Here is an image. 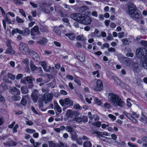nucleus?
Masks as SVG:
<instances>
[{"mask_svg":"<svg viewBox=\"0 0 147 147\" xmlns=\"http://www.w3.org/2000/svg\"><path fill=\"white\" fill-rule=\"evenodd\" d=\"M136 54L137 57L141 59L140 63L141 66L147 69V51L144 48H140L136 49Z\"/></svg>","mask_w":147,"mask_h":147,"instance_id":"1","label":"nucleus"},{"mask_svg":"<svg viewBox=\"0 0 147 147\" xmlns=\"http://www.w3.org/2000/svg\"><path fill=\"white\" fill-rule=\"evenodd\" d=\"M109 99V102L114 106H119L122 107L124 105L123 102L117 95L113 93L110 94Z\"/></svg>","mask_w":147,"mask_h":147,"instance_id":"2","label":"nucleus"},{"mask_svg":"<svg viewBox=\"0 0 147 147\" xmlns=\"http://www.w3.org/2000/svg\"><path fill=\"white\" fill-rule=\"evenodd\" d=\"M53 94H52L46 93L43 95H40L38 100V105L40 107H43V102L47 104L51 102L53 97Z\"/></svg>","mask_w":147,"mask_h":147,"instance_id":"3","label":"nucleus"},{"mask_svg":"<svg viewBox=\"0 0 147 147\" xmlns=\"http://www.w3.org/2000/svg\"><path fill=\"white\" fill-rule=\"evenodd\" d=\"M92 20L91 18L88 16L84 14L81 15L79 23L84 25H88L91 24Z\"/></svg>","mask_w":147,"mask_h":147,"instance_id":"4","label":"nucleus"},{"mask_svg":"<svg viewBox=\"0 0 147 147\" xmlns=\"http://www.w3.org/2000/svg\"><path fill=\"white\" fill-rule=\"evenodd\" d=\"M19 49L22 53L24 55H28L30 53L28 47L26 44L21 43L19 45Z\"/></svg>","mask_w":147,"mask_h":147,"instance_id":"5","label":"nucleus"},{"mask_svg":"<svg viewBox=\"0 0 147 147\" xmlns=\"http://www.w3.org/2000/svg\"><path fill=\"white\" fill-rule=\"evenodd\" d=\"M136 10V6L133 3H129L127 5V13L130 15H132Z\"/></svg>","mask_w":147,"mask_h":147,"instance_id":"6","label":"nucleus"},{"mask_svg":"<svg viewBox=\"0 0 147 147\" xmlns=\"http://www.w3.org/2000/svg\"><path fill=\"white\" fill-rule=\"evenodd\" d=\"M66 129L67 131L70 133L71 136V138L73 140H76L78 138V136L74 129L71 127L67 126L66 127Z\"/></svg>","mask_w":147,"mask_h":147,"instance_id":"7","label":"nucleus"},{"mask_svg":"<svg viewBox=\"0 0 147 147\" xmlns=\"http://www.w3.org/2000/svg\"><path fill=\"white\" fill-rule=\"evenodd\" d=\"M59 102L61 105L62 107H63L64 105H69L70 106H72L73 104V101L70 100L68 98H65L64 100L60 99L59 101Z\"/></svg>","mask_w":147,"mask_h":147,"instance_id":"8","label":"nucleus"},{"mask_svg":"<svg viewBox=\"0 0 147 147\" xmlns=\"http://www.w3.org/2000/svg\"><path fill=\"white\" fill-rule=\"evenodd\" d=\"M81 15V14L80 13H74L71 14L70 15V17L71 19L77 21L79 23L80 18Z\"/></svg>","mask_w":147,"mask_h":147,"instance_id":"9","label":"nucleus"},{"mask_svg":"<svg viewBox=\"0 0 147 147\" xmlns=\"http://www.w3.org/2000/svg\"><path fill=\"white\" fill-rule=\"evenodd\" d=\"M10 92L14 95H19L20 94V91L16 87L12 86L10 88Z\"/></svg>","mask_w":147,"mask_h":147,"instance_id":"10","label":"nucleus"},{"mask_svg":"<svg viewBox=\"0 0 147 147\" xmlns=\"http://www.w3.org/2000/svg\"><path fill=\"white\" fill-rule=\"evenodd\" d=\"M96 86L94 88V90L96 91L101 90L103 87L102 81L99 80H98L96 81Z\"/></svg>","mask_w":147,"mask_h":147,"instance_id":"11","label":"nucleus"},{"mask_svg":"<svg viewBox=\"0 0 147 147\" xmlns=\"http://www.w3.org/2000/svg\"><path fill=\"white\" fill-rule=\"evenodd\" d=\"M38 91L36 90H34L32 94V98L33 101L35 102H36L38 99Z\"/></svg>","mask_w":147,"mask_h":147,"instance_id":"12","label":"nucleus"},{"mask_svg":"<svg viewBox=\"0 0 147 147\" xmlns=\"http://www.w3.org/2000/svg\"><path fill=\"white\" fill-rule=\"evenodd\" d=\"M5 19H3L2 20L3 24L5 29H6V22L8 24H11L12 22L11 20L6 15L5 17Z\"/></svg>","mask_w":147,"mask_h":147,"instance_id":"13","label":"nucleus"},{"mask_svg":"<svg viewBox=\"0 0 147 147\" xmlns=\"http://www.w3.org/2000/svg\"><path fill=\"white\" fill-rule=\"evenodd\" d=\"M17 143L13 140L8 141L3 143V144L6 146H14L16 145Z\"/></svg>","mask_w":147,"mask_h":147,"instance_id":"14","label":"nucleus"},{"mask_svg":"<svg viewBox=\"0 0 147 147\" xmlns=\"http://www.w3.org/2000/svg\"><path fill=\"white\" fill-rule=\"evenodd\" d=\"M65 35L71 40H74L76 36V34L72 32L67 33Z\"/></svg>","mask_w":147,"mask_h":147,"instance_id":"15","label":"nucleus"},{"mask_svg":"<svg viewBox=\"0 0 147 147\" xmlns=\"http://www.w3.org/2000/svg\"><path fill=\"white\" fill-rule=\"evenodd\" d=\"M32 56L33 59L37 61L39 59V57L38 54L34 51H30L29 53Z\"/></svg>","mask_w":147,"mask_h":147,"instance_id":"16","label":"nucleus"},{"mask_svg":"<svg viewBox=\"0 0 147 147\" xmlns=\"http://www.w3.org/2000/svg\"><path fill=\"white\" fill-rule=\"evenodd\" d=\"M113 79L114 80L115 82V84L119 85L123 87L124 85V84L121 82L120 80L117 77H114Z\"/></svg>","mask_w":147,"mask_h":147,"instance_id":"17","label":"nucleus"},{"mask_svg":"<svg viewBox=\"0 0 147 147\" xmlns=\"http://www.w3.org/2000/svg\"><path fill=\"white\" fill-rule=\"evenodd\" d=\"M5 53L6 54H10L11 55L14 54L15 51L13 49L12 47H7Z\"/></svg>","mask_w":147,"mask_h":147,"instance_id":"18","label":"nucleus"},{"mask_svg":"<svg viewBox=\"0 0 147 147\" xmlns=\"http://www.w3.org/2000/svg\"><path fill=\"white\" fill-rule=\"evenodd\" d=\"M88 115L89 116V118L91 120H92L94 118H95V120H98V118L97 117V115H94L93 116L91 112H89L88 113Z\"/></svg>","mask_w":147,"mask_h":147,"instance_id":"19","label":"nucleus"},{"mask_svg":"<svg viewBox=\"0 0 147 147\" xmlns=\"http://www.w3.org/2000/svg\"><path fill=\"white\" fill-rule=\"evenodd\" d=\"M140 120L145 124L147 122V117L145 116L143 113H142V117H140Z\"/></svg>","mask_w":147,"mask_h":147,"instance_id":"20","label":"nucleus"},{"mask_svg":"<svg viewBox=\"0 0 147 147\" xmlns=\"http://www.w3.org/2000/svg\"><path fill=\"white\" fill-rule=\"evenodd\" d=\"M135 13L132 14V17L135 18L139 19L141 18L142 14H140L138 12L136 11L135 12Z\"/></svg>","mask_w":147,"mask_h":147,"instance_id":"21","label":"nucleus"},{"mask_svg":"<svg viewBox=\"0 0 147 147\" xmlns=\"http://www.w3.org/2000/svg\"><path fill=\"white\" fill-rule=\"evenodd\" d=\"M23 31L17 28L14 29L11 31V34L12 35H13L15 33H18L20 34H22L23 35Z\"/></svg>","mask_w":147,"mask_h":147,"instance_id":"22","label":"nucleus"},{"mask_svg":"<svg viewBox=\"0 0 147 147\" xmlns=\"http://www.w3.org/2000/svg\"><path fill=\"white\" fill-rule=\"evenodd\" d=\"M47 42V39L45 38H43L41 40L38 41L37 43L40 45H44Z\"/></svg>","mask_w":147,"mask_h":147,"instance_id":"23","label":"nucleus"},{"mask_svg":"<svg viewBox=\"0 0 147 147\" xmlns=\"http://www.w3.org/2000/svg\"><path fill=\"white\" fill-rule=\"evenodd\" d=\"M39 63L40 65L43 67L44 69L46 72H48L49 70L47 69V64L45 61H40Z\"/></svg>","mask_w":147,"mask_h":147,"instance_id":"24","label":"nucleus"},{"mask_svg":"<svg viewBox=\"0 0 147 147\" xmlns=\"http://www.w3.org/2000/svg\"><path fill=\"white\" fill-rule=\"evenodd\" d=\"M54 109L57 111L56 113L57 114H59L62 111L61 108L59 105L54 107Z\"/></svg>","mask_w":147,"mask_h":147,"instance_id":"25","label":"nucleus"},{"mask_svg":"<svg viewBox=\"0 0 147 147\" xmlns=\"http://www.w3.org/2000/svg\"><path fill=\"white\" fill-rule=\"evenodd\" d=\"M83 145L84 147H91L92 144L90 141H87L84 142Z\"/></svg>","mask_w":147,"mask_h":147,"instance_id":"26","label":"nucleus"},{"mask_svg":"<svg viewBox=\"0 0 147 147\" xmlns=\"http://www.w3.org/2000/svg\"><path fill=\"white\" fill-rule=\"evenodd\" d=\"M21 90L22 93L23 94H26L28 92L27 88L25 86H22Z\"/></svg>","mask_w":147,"mask_h":147,"instance_id":"27","label":"nucleus"},{"mask_svg":"<svg viewBox=\"0 0 147 147\" xmlns=\"http://www.w3.org/2000/svg\"><path fill=\"white\" fill-rule=\"evenodd\" d=\"M25 79H26V81L28 83H31L33 82V80L34 81L35 79L34 78H32V76H27L25 77Z\"/></svg>","mask_w":147,"mask_h":147,"instance_id":"28","label":"nucleus"},{"mask_svg":"<svg viewBox=\"0 0 147 147\" xmlns=\"http://www.w3.org/2000/svg\"><path fill=\"white\" fill-rule=\"evenodd\" d=\"M88 9V7L86 6H83L80 7L79 9L80 12L82 13Z\"/></svg>","mask_w":147,"mask_h":147,"instance_id":"29","label":"nucleus"},{"mask_svg":"<svg viewBox=\"0 0 147 147\" xmlns=\"http://www.w3.org/2000/svg\"><path fill=\"white\" fill-rule=\"evenodd\" d=\"M122 44L123 45H126L131 42V41H129L127 38H125L121 40Z\"/></svg>","mask_w":147,"mask_h":147,"instance_id":"30","label":"nucleus"},{"mask_svg":"<svg viewBox=\"0 0 147 147\" xmlns=\"http://www.w3.org/2000/svg\"><path fill=\"white\" fill-rule=\"evenodd\" d=\"M76 39L78 40L85 41L86 39L85 37H84L83 35H80L76 37Z\"/></svg>","mask_w":147,"mask_h":147,"instance_id":"31","label":"nucleus"},{"mask_svg":"<svg viewBox=\"0 0 147 147\" xmlns=\"http://www.w3.org/2000/svg\"><path fill=\"white\" fill-rule=\"evenodd\" d=\"M23 32V35L24 36L28 35L30 33V30L27 28H25L24 31Z\"/></svg>","mask_w":147,"mask_h":147,"instance_id":"32","label":"nucleus"},{"mask_svg":"<svg viewBox=\"0 0 147 147\" xmlns=\"http://www.w3.org/2000/svg\"><path fill=\"white\" fill-rule=\"evenodd\" d=\"M12 99L14 101L20 100L21 97L18 95H14L11 97Z\"/></svg>","mask_w":147,"mask_h":147,"instance_id":"33","label":"nucleus"},{"mask_svg":"<svg viewBox=\"0 0 147 147\" xmlns=\"http://www.w3.org/2000/svg\"><path fill=\"white\" fill-rule=\"evenodd\" d=\"M73 121H75L76 122L78 123H80L82 121V118L80 117H74L73 118Z\"/></svg>","mask_w":147,"mask_h":147,"instance_id":"34","label":"nucleus"},{"mask_svg":"<svg viewBox=\"0 0 147 147\" xmlns=\"http://www.w3.org/2000/svg\"><path fill=\"white\" fill-rule=\"evenodd\" d=\"M53 30L58 35H60L61 34V31L58 27H55Z\"/></svg>","mask_w":147,"mask_h":147,"instance_id":"35","label":"nucleus"},{"mask_svg":"<svg viewBox=\"0 0 147 147\" xmlns=\"http://www.w3.org/2000/svg\"><path fill=\"white\" fill-rule=\"evenodd\" d=\"M73 111L71 110H68L67 111L66 114L67 116L71 118L73 117L72 113Z\"/></svg>","mask_w":147,"mask_h":147,"instance_id":"36","label":"nucleus"},{"mask_svg":"<svg viewBox=\"0 0 147 147\" xmlns=\"http://www.w3.org/2000/svg\"><path fill=\"white\" fill-rule=\"evenodd\" d=\"M39 30V28L37 26H35L31 30V33L32 35L33 34V31L35 32H37Z\"/></svg>","mask_w":147,"mask_h":147,"instance_id":"37","label":"nucleus"},{"mask_svg":"<svg viewBox=\"0 0 147 147\" xmlns=\"http://www.w3.org/2000/svg\"><path fill=\"white\" fill-rule=\"evenodd\" d=\"M7 76L9 78L12 80H14L16 78L15 76L12 75L10 73H8L7 74Z\"/></svg>","mask_w":147,"mask_h":147,"instance_id":"38","label":"nucleus"},{"mask_svg":"<svg viewBox=\"0 0 147 147\" xmlns=\"http://www.w3.org/2000/svg\"><path fill=\"white\" fill-rule=\"evenodd\" d=\"M16 21L18 23H19L24 22V21L23 20L19 17L18 16H17L16 17Z\"/></svg>","mask_w":147,"mask_h":147,"instance_id":"39","label":"nucleus"},{"mask_svg":"<svg viewBox=\"0 0 147 147\" xmlns=\"http://www.w3.org/2000/svg\"><path fill=\"white\" fill-rule=\"evenodd\" d=\"M94 102L95 103L98 105H100L102 104L101 101L96 98H94Z\"/></svg>","mask_w":147,"mask_h":147,"instance_id":"40","label":"nucleus"},{"mask_svg":"<svg viewBox=\"0 0 147 147\" xmlns=\"http://www.w3.org/2000/svg\"><path fill=\"white\" fill-rule=\"evenodd\" d=\"M26 131L27 132L29 133V134H31L32 133H34L36 131L33 129H27L26 130Z\"/></svg>","mask_w":147,"mask_h":147,"instance_id":"41","label":"nucleus"},{"mask_svg":"<svg viewBox=\"0 0 147 147\" xmlns=\"http://www.w3.org/2000/svg\"><path fill=\"white\" fill-rule=\"evenodd\" d=\"M76 141L77 143L79 145H81L82 144V138H79L78 139H77L76 140Z\"/></svg>","mask_w":147,"mask_h":147,"instance_id":"42","label":"nucleus"},{"mask_svg":"<svg viewBox=\"0 0 147 147\" xmlns=\"http://www.w3.org/2000/svg\"><path fill=\"white\" fill-rule=\"evenodd\" d=\"M123 113L126 116L130 119V118H131V117H132L130 113H128L125 111H123Z\"/></svg>","mask_w":147,"mask_h":147,"instance_id":"43","label":"nucleus"},{"mask_svg":"<svg viewBox=\"0 0 147 147\" xmlns=\"http://www.w3.org/2000/svg\"><path fill=\"white\" fill-rule=\"evenodd\" d=\"M81 118L82 121L84 123L87 122L88 121V117L85 116H83Z\"/></svg>","mask_w":147,"mask_h":147,"instance_id":"44","label":"nucleus"},{"mask_svg":"<svg viewBox=\"0 0 147 147\" xmlns=\"http://www.w3.org/2000/svg\"><path fill=\"white\" fill-rule=\"evenodd\" d=\"M40 29L41 31L43 32H45L47 30V29L44 27V26H43L41 25H40Z\"/></svg>","mask_w":147,"mask_h":147,"instance_id":"45","label":"nucleus"},{"mask_svg":"<svg viewBox=\"0 0 147 147\" xmlns=\"http://www.w3.org/2000/svg\"><path fill=\"white\" fill-rule=\"evenodd\" d=\"M72 114L73 115V117L74 116L75 117H78V116L80 115V113L78 112L74 111L72 113Z\"/></svg>","mask_w":147,"mask_h":147,"instance_id":"46","label":"nucleus"},{"mask_svg":"<svg viewBox=\"0 0 147 147\" xmlns=\"http://www.w3.org/2000/svg\"><path fill=\"white\" fill-rule=\"evenodd\" d=\"M63 6L65 8L67 9L68 10L70 11L71 10V6L68 5L66 4H64L63 5Z\"/></svg>","mask_w":147,"mask_h":147,"instance_id":"47","label":"nucleus"},{"mask_svg":"<svg viewBox=\"0 0 147 147\" xmlns=\"http://www.w3.org/2000/svg\"><path fill=\"white\" fill-rule=\"evenodd\" d=\"M0 88H2L3 89L5 90L7 89V86L4 83L1 84L0 85Z\"/></svg>","mask_w":147,"mask_h":147,"instance_id":"48","label":"nucleus"},{"mask_svg":"<svg viewBox=\"0 0 147 147\" xmlns=\"http://www.w3.org/2000/svg\"><path fill=\"white\" fill-rule=\"evenodd\" d=\"M96 74V77L98 78L100 77V74L98 71H96L92 72V74L93 75H95Z\"/></svg>","mask_w":147,"mask_h":147,"instance_id":"49","label":"nucleus"},{"mask_svg":"<svg viewBox=\"0 0 147 147\" xmlns=\"http://www.w3.org/2000/svg\"><path fill=\"white\" fill-rule=\"evenodd\" d=\"M74 108L78 109H82V107L78 104L75 105L74 106Z\"/></svg>","mask_w":147,"mask_h":147,"instance_id":"50","label":"nucleus"},{"mask_svg":"<svg viewBox=\"0 0 147 147\" xmlns=\"http://www.w3.org/2000/svg\"><path fill=\"white\" fill-rule=\"evenodd\" d=\"M108 116L111 119H112L113 121H114L116 119V117L115 116L113 115L112 114H109L108 115Z\"/></svg>","mask_w":147,"mask_h":147,"instance_id":"51","label":"nucleus"},{"mask_svg":"<svg viewBox=\"0 0 147 147\" xmlns=\"http://www.w3.org/2000/svg\"><path fill=\"white\" fill-rule=\"evenodd\" d=\"M124 36V32H121L118 34V37L119 38H123Z\"/></svg>","mask_w":147,"mask_h":147,"instance_id":"52","label":"nucleus"},{"mask_svg":"<svg viewBox=\"0 0 147 147\" xmlns=\"http://www.w3.org/2000/svg\"><path fill=\"white\" fill-rule=\"evenodd\" d=\"M6 45L7 47H12L11 46V42L10 40H8L7 41Z\"/></svg>","mask_w":147,"mask_h":147,"instance_id":"53","label":"nucleus"},{"mask_svg":"<svg viewBox=\"0 0 147 147\" xmlns=\"http://www.w3.org/2000/svg\"><path fill=\"white\" fill-rule=\"evenodd\" d=\"M94 125L97 127H100L101 125V123L100 121H98L94 123Z\"/></svg>","mask_w":147,"mask_h":147,"instance_id":"54","label":"nucleus"},{"mask_svg":"<svg viewBox=\"0 0 147 147\" xmlns=\"http://www.w3.org/2000/svg\"><path fill=\"white\" fill-rule=\"evenodd\" d=\"M18 125L16 124L13 129V132L16 133L17 132V129L18 128Z\"/></svg>","mask_w":147,"mask_h":147,"instance_id":"55","label":"nucleus"},{"mask_svg":"<svg viewBox=\"0 0 147 147\" xmlns=\"http://www.w3.org/2000/svg\"><path fill=\"white\" fill-rule=\"evenodd\" d=\"M39 9L41 11H46L45 7L44 6H40L39 7Z\"/></svg>","mask_w":147,"mask_h":147,"instance_id":"56","label":"nucleus"},{"mask_svg":"<svg viewBox=\"0 0 147 147\" xmlns=\"http://www.w3.org/2000/svg\"><path fill=\"white\" fill-rule=\"evenodd\" d=\"M19 11L20 13L25 17H26V15L25 14V12L22 9H20Z\"/></svg>","mask_w":147,"mask_h":147,"instance_id":"57","label":"nucleus"},{"mask_svg":"<svg viewBox=\"0 0 147 147\" xmlns=\"http://www.w3.org/2000/svg\"><path fill=\"white\" fill-rule=\"evenodd\" d=\"M108 50L110 52H115V49L112 47L109 48Z\"/></svg>","mask_w":147,"mask_h":147,"instance_id":"58","label":"nucleus"},{"mask_svg":"<svg viewBox=\"0 0 147 147\" xmlns=\"http://www.w3.org/2000/svg\"><path fill=\"white\" fill-rule=\"evenodd\" d=\"M140 43L144 46H147V41L145 40H142Z\"/></svg>","mask_w":147,"mask_h":147,"instance_id":"59","label":"nucleus"},{"mask_svg":"<svg viewBox=\"0 0 147 147\" xmlns=\"http://www.w3.org/2000/svg\"><path fill=\"white\" fill-rule=\"evenodd\" d=\"M110 22V21L109 20H107L105 21L104 22V23L105 25V26L108 27L109 25V23Z\"/></svg>","mask_w":147,"mask_h":147,"instance_id":"60","label":"nucleus"},{"mask_svg":"<svg viewBox=\"0 0 147 147\" xmlns=\"http://www.w3.org/2000/svg\"><path fill=\"white\" fill-rule=\"evenodd\" d=\"M134 54L132 53L129 52L126 54V56L127 57H132L134 56Z\"/></svg>","mask_w":147,"mask_h":147,"instance_id":"61","label":"nucleus"},{"mask_svg":"<svg viewBox=\"0 0 147 147\" xmlns=\"http://www.w3.org/2000/svg\"><path fill=\"white\" fill-rule=\"evenodd\" d=\"M26 124L29 125H33V122L30 121H26Z\"/></svg>","mask_w":147,"mask_h":147,"instance_id":"62","label":"nucleus"},{"mask_svg":"<svg viewBox=\"0 0 147 147\" xmlns=\"http://www.w3.org/2000/svg\"><path fill=\"white\" fill-rule=\"evenodd\" d=\"M110 27L112 28H115L116 26V24L113 22H111L110 25Z\"/></svg>","mask_w":147,"mask_h":147,"instance_id":"63","label":"nucleus"},{"mask_svg":"<svg viewBox=\"0 0 147 147\" xmlns=\"http://www.w3.org/2000/svg\"><path fill=\"white\" fill-rule=\"evenodd\" d=\"M49 147H55V143L52 142H51L49 143Z\"/></svg>","mask_w":147,"mask_h":147,"instance_id":"64","label":"nucleus"}]
</instances>
